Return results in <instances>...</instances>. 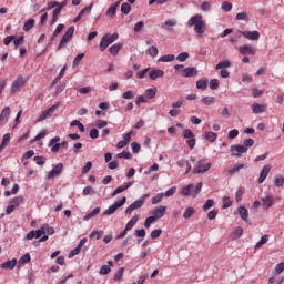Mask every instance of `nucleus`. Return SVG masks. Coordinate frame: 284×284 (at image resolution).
Returning a JSON list of instances; mask_svg holds the SVG:
<instances>
[{"mask_svg": "<svg viewBox=\"0 0 284 284\" xmlns=\"http://www.w3.org/2000/svg\"><path fill=\"white\" fill-rule=\"evenodd\" d=\"M211 207H214V200L209 199L204 205H203V210L204 212H207V210H211Z\"/></svg>", "mask_w": 284, "mask_h": 284, "instance_id": "6e6d98bb", "label": "nucleus"}, {"mask_svg": "<svg viewBox=\"0 0 284 284\" xmlns=\"http://www.w3.org/2000/svg\"><path fill=\"white\" fill-rule=\"evenodd\" d=\"M272 171V165L271 164H265L263 169L260 172V176L257 180V183L262 184L265 183V180L270 175V172Z\"/></svg>", "mask_w": 284, "mask_h": 284, "instance_id": "f8f14e48", "label": "nucleus"}, {"mask_svg": "<svg viewBox=\"0 0 284 284\" xmlns=\"http://www.w3.org/2000/svg\"><path fill=\"white\" fill-rule=\"evenodd\" d=\"M100 212H101V207L93 209L90 213H88L84 216V221H90V219H94V216H97V214H99Z\"/></svg>", "mask_w": 284, "mask_h": 284, "instance_id": "c9c22d12", "label": "nucleus"}, {"mask_svg": "<svg viewBox=\"0 0 284 284\" xmlns=\"http://www.w3.org/2000/svg\"><path fill=\"white\" fill-rule=\"evenodd\" d=\"M212 168V163L207 162L205 158L197 161V165L193 169V174H205V172H210Z\"/></svg>", "mask_w": 284, "mask_h": 284, "instance_id": "20e7f679", "label": "nucleus"}, {"mask_svg": "<svg viewBox=\"0 0 284 284\" xmlns=\"http://www.w3.org/2000/svg\"><path fill=\"white\" fill-rule=\"evenodd\" d=\"M94 3H91L90 6L83 8L80 13L74 18L73 23H79V21H81V19H83V17H85V14H90V12H92V8H93Z\"/></svg>", "mask_w": 284, "mask_h": 284, "instance_id": "2eb2a0df", "label": "nucleus"}, {"mask_svg": "<svg viewBox=\"0 0 284 284\" xmlns=\"http://www.w3.org/2000/svg\"><path fill=\"white\" fill-rule=\"evenodd\" d=\"M174 59H176L174 54H166V55H162L158 61L160 63H170L174 61Z\"/></svg>", "mask_w": 284, "mask_h": 284, "instance_id": "2f4dec72", "label": "nucleus"}, {"mask_svg": "<svg viewBox=\"0 0 284 284\" xmlns=\"http://www.w3.org/2000/svg\"><path fill=\"white\" fill-rule=\"evenodd\" d=\"M110 272H112V268L110 266L102 265L99 271V274H101V276H105V275L110 274Z\"/></svg>", "mask_w": 284, "mask_h": 284, "instance_id": "de8ad7c7", "label": "nucleus"}, {"mask_svg": "<svg viewBox=\"0 0 284 284\" xmlns=\"http://www.w3.org/2000/svg\"><path fill=\"white\" fill-rule=\"evenodd\" d=\"M227 207H232V200L230 196L223 199V210H227Z\"/></svg>", "mask_w": 284, "mask_h": 284, "instance_id": "680f3d73", "label": "nucleus"}, {"mask_svg": "<svg viewBox=\"0 0 284 284\" xmlns=\"http://www.w3.org/2000/svg\"><path fill=\"white\" fill-rule=\"evenodd\" d=\"M222 10H224V12H232V3L227 1L222 2Z\"/></svg>", "mask_w": 284, "mask_h": 284, "instance_id": "69168bd1", "label": "nucleus"}, {"mask_svg": "<svg viewBox=\"0 0 284 284\" xmlns=\"http://www.w3.org/2000/svg\"><path fill=\"white\" fill-rule=\"evenodd\" d=\"M235 19L237 21H250V18L247 17V12H240V13H237Z\"/></svg>", "mask_w": 284, "mask_h": 284, "instance_id": "5fc2aeb1", "label": "nucleus"}, {"mask_svg": "<svg viewBox=\"0 0 284 284\" xmlns=\"http://www.w3.org/2000/svg\"><path fill=\"white\" fill-rule=\"evenodd\" d=\"M125 272L124 267H120L119 271L114 275V281H123V274Z\"/></svg>", "mask_w": 284, "mask_h": 284, "instance_id": "09e8293b", "label": "nucleus"}, {"mask_svg": "<svg viewBox=\"0 0 284 284\" xmlns=\"http://www.w3.org/2000/svg\"><path fill=\"white\" fill-rule=\"evenodd\" d=\"M148 54H150V57H156L159 54V49L152 45L148 49Z\"/></svg>", "mask_w": 284, "mask_h": 284, "instance_id": "13d9d810", "label": "nucleus"}, {"mask_svg": "<svg viewBox=\"0 0 284 284\" xmlns=\"http://www.w3.org/2000/svg\"><path fill=\"white\" fill-rule=\"evenodd\" d=\"M201 190H203V183L201 182H199L196 186H194V184H189L187 186L182 189V195L193 196V199H195V196H199V194L201 193Z\"/></svg>", "mask_w": 284, "mask_h": 284, "instance_id": "f03ea898", "label": "nucleus"}, {"mask_svg": "<svg viewBox=\"0 0 284 284\" xmlns=\"http://www.w3.org/2000/svg\"><path fill=\"white\" fill-rule=\"evenodd\" d=\"M128 202V197L123 196L121 200L115 201L111 206L103 212V216H112L116 210L123 207L124 203Z\"/></svg>", "mask_w": 284, "mask_h": 284, "instance_id": "39448f33", "label": "nucleus"}, {"mask_svg": "<svg viewBox=\"0 0 284 284\" xmlns=\"http://www.w3.org/2000/svg\"><path fill=\"white\" fill-rule=\"evenodd\" d=\"M163 196H165V194L158 193L156 196L152 197V204L156 205V204L161 203V201H163Z\"/></svg>", "mask_w": 284, "mask_h": 284, "instance_id": "8fccbe9b", "label": "nucleus"}, {"mask_svg": "<svg viewBox=\"0 0 284 284\" xmlns=\"http://www.w3.org/2000/svg\"><path fill=\"white\" fill-rule=\"evenodd\" d=\"M243 194H245V187H239L235 193V201L237 203H241V201H243Z\"/></svg>", "mask_w": 284, "mask_h": 284, "instance_id": "58836bf2", "label": "nucleus"}, {"mask_svg": "<svg viewBox=\"0 0 284 284\" xmlns=\"http://www.w3.org/2000/svg\"><path fill=\"white\" fill-rule=\"evenodd\" d=\"M215 101H216V98H214V97L202 98V103H204V105H214Z\"/></svg>", "mask_w": 284, "mask_h": 284, "instance_id": "a18cd8bd", "label": "nucleus"}, {"mask_svg": "<svg viewBox=\"0 0 284 284\" xmlns=\"http://www.w3.org/2000/svg\"><path fill=\"white\" fill-rule=\"evenodd\" d=\"M64 28H65V26L63 23L58 24V27L55 28V30L51 37V41H54L57 39V37H59V33L63 32Z\"/></svg>", "mask_w": 284, "mask_h": 284, "instance_id": "f704fd0d", "label": "nucleus"}, {"mask_svg": "<svg viewBox=\"0 0 284 284\" xmlns=\"http://www.w3.org/2000/svg\"><path fill=\"white\" fill-rule=\"evenodd\" d=\"M161 234H163V230H161V229L153 230L151 232V239H153V240L159 239V236H161Z\"/></svg>", "mask_w": 284, "mask_h": 284, "instance_id": "0e129e2a", "label": "nucleus"}, {"mask_svg": "<svg viewBox=\"0 0 284 284\" xmlns=\"http://www.w3.org/2000/svg\"><path fill=\"white\" fill-rule=\"evenodd\" d=\"M251 108L253 110V114H263V112H267V104L253 103Z\"/></svg>", "mask_w": 284, "mask_h": 284, "instance_id": "6ab92c4d", "label": "nucleus"}, {"mask_svg": "<svg viewBox=\"0 0 284 284\" xmlns=\"http://www.w3.org/2000/svg\"><path fill=\"white\" fill-rule=\"evenodd\" d=\"M189 28H194V32H196L197 37H203L205 34V30L207 29V24H205V20H203V16L195 14L187 21Z\"/></svg>", "mask_w": 284, "mask_h": 284, "instance_id": "f257e3e1", "label": "nucleus"}, {"mask_svg": "<svg viewBox=\"0 0 284 284\" xmlns=\"http://www.w3.org/2000/svg\"><path fill=\"white\" fill-rule=\"evenodd\" d=\"M165 212H168V207L160 205L152 212V215L159 221V219H163L165 216Z\"/></svg>", "mask_w": 284, "mask_h": 284, "instance_id": "a211bd4d", "label": "nucleus"}, {"mask_svg": "<svg viewBox=\"0 0 284 284\" xmlns=\"http://www.w3.org/2000/svg\"><path fill=\"white\" fill-rule=\"evenodd\" d=\"M36 239H40V243H45V241H48L49 236L45 235V227L42 226L41 230L36 231Z\"/></svg>", "mask_w": 284, "mask_h": 284, "instance_id": "393cba45", "label": "nucleus"}, {"mask_svg": "<svg viewBox=\"0 0 284 284\" xmlns=\"http://www.w3.org/2000/svg\"><path fill=\"white\" fill-rule=\"evenodd\" d=\"M227 68H232V62H230L229 60L220 61L215 65V70H227Z\"/></svg>", "mask_w": 284, "mask_h": 284, "instance_id": "c756f323", "label": "nucleus"}, {"mask_svg": "<svg viewBox=\"0 0 284 284\" xmlns=\"http://www.w3.org/2000/svg\"><path fill=\"white\" fill-rule=\"evenodd\" d=\"M121 12L122 14H130V12H132V7L130 6V3L128 2L122 3Z\"/></svg>", "mask_w": 284, "mask_h": 284, "instance_id": "37998d69", "label": "nucleus"}, {"mask_svg": "<svg viewBox=\"0 0 284 284\" xmlns=\"http://www.w3.org/2000/svg\"><path fill=\"white\" fill-rule=\"evenodd\" d=\"M182 135L184 136V139H193L194 132H192V130H190V129H185L183 131Z\"/></svg>", "mask_w": 284, "mask_h": 284, "instance_id": "338daca9", "label": "nucleus"}, {"mask_svg": "<svg viewBox=\"0 0 284 284\" xmlns=\"http://www.w3.org/2000/svg\"><path fill=\"white\" fill-rule=\"evenodd\" d=\"M155 221H158V220L154 215H151V216L146 217L145 221H144V227L146 230H150L152 223H154Z\"/></svg>", "mask_w": 284, "mask_h": 284, "instance_id": "79ce46f5", "label": "nucleus"}, {"mask_svg": "<svg viewBox=\"0 0 284 284\" xmlns=\"http://www.w3.org/2000/svg\"><path fill=\"white\" fill-rule=\"evenodd\" d=\"M217 136L219 135L214 132H206L205 133V139H206V141H210V143H214V141H216Z\"/></svg>", "mask_w": 284, "mask_h": 284, "instance_id": "49530a36", "label": "nucleus"}, {"mask_svg": "<svg viewBox=\"0 0 284 284\" xmlns=\"http://www.w3.org/2000/svg\"><path fill=\"white\" fill-rule=\"evenodd\" d=\"M119 39V33H106L105 36H103V38L100 41V50L101 52H104L109 45H112V43H114V41H116Z\"/></svg>", "mask_w": 284, "mask_h": 284, "instance_id": "7ed1b4c3", "label": "nucleus"}, {"mask_svg": "<svg viewBox=\"0 0 284 284\" xmlns=\"http://www.w3.org/2000/svg\"><path fill=\"white\" fill-rule=\"evenodd\" d=\"M57 108H59V102L53 104L51 108L42 111V113L38 118V122L45 121V119H49V116H52V114L57 111Z\"/></svg>", "mask_w": 284, "mask_h": 284, "instance_id": "9d476101", "label": "nucleus"}, {"mask_svg": "<svg viewBox=\"0 0 284 284\" xmlns=\"http://www.w3.org/2000/svg\"><path fill=\"white\" fill-rule=\"evenodd\" d=\"M178 166L179 168H186V171L184 172V174H190V172L192 171V165L190 164V161L185 160V159H181L178 161Z\"/></svg>", "mask_w": 284, "mask_h": 284, "instance_id": "a878e982", "label": "nucleus"}, {"mask_svg": "<svg viewBox=\"0 0 284 284\" xmlns=\"http://www.w3.org/2000/svg\"><path fill=\"white\" fill-rule=\"evenodd\" d=\"M63 173V163H58L53 166V169L47 173V181H50L51 179H57V176H60V174Z\"/></svg>", "mask_w": 284, "mask_h": 284, "instance_id": "6e6552de", "label": "nucleus"}, {"mask_svg": "<svg viewBox=\"0 0 284 284\" xmlns=\"http://www.w3.org/2000/svg\"><path fill=\"white\" fill-rule=\"evenodd\" d=\"M244 39L248 41H258L261 39V33L258 31H239Z\"/></svg>", "mask_w": 284, "mask_h": 284, "instance_id": "9b49d317", "label": "nucleus"}, {"mask_svg": "<svg viewBox=\"0 0 284 284\" xmlns=\"http://www.w3.org/2000/svg\"><path fill=\"white\" fill-rule=\"evenodd\" d=\"M21 203H23V196L13 197V200L9 202L6 213L12 214V212H14V210H17V207H19V205H21Z\"/></svg>", "mask_w": 284, "mask_h": 284, "instance_id": "0eeeda50", "label": "nucleus"}, {"mask_svg": "<svg viewBox=\"0 0 284 284\" xmlns=\"http://www.w3.org/2000/svg\"><path fill=\"white\" fill-rule=\"evenodd\" d=\"M245 168V164H235L227 171L229 176H234V174L241 172Z\"/></svg>", "mask_w": 284, "mask_h": 284, "instance_id": "c85d7f7f", "label": "nucleus"}, {"mask_svg": "<svg viewBox=\"0 0 284 284\" xmlns=\"http://www.w3.org/2000/svg\"><path fill=\"white\" fill-rule=\"evenodd\" d=\"M119 6H121V1H116L115 3L111 4V6L108 8L105 14H106L110 19H112V18L116 14V9L119 8Z\"/></svg>", "mask_w": 284, "mask_h": 284, "instance_id": "b1692460", "label": "nucleus"}, {"mask_svg": "<svg viewBox=\"0 0 284 284\" xmlns=\"http://www.w3.org/2000/svg\"><path fill=\"white\" fill-rule=\"evenodd\" d=\"M26 79H23V77H18L17 80L13 81L12 85H11V92L14 94L17 92H21V90H23V88H26Z\"/></svg>", "mask_w": 284, "mask_h": 284, "instance_id": "1a4fd4ad", "label": "nucleus"}, {"mask_svg": "<svg viewBox=\"0 0 284 284\" xmlns=\"http://www.w3.org/2000/svg\"><path fill=\"white\" fill-rule=\"evenodd\" d=\"M239 214H240L242 221L247 222V219L250 216V212L245 209V206H240L239 207Z\"/></svg>", "mask_w": 284, "mask_h": 284, "instance_id": "7c9ffc66", "label": "nucleus"}, {"mask_svg": "<svg viewBox=\"0 0 284 284\" xmlns=\"http://www.w3.org/2000/svg\"><path fill=\"white\" fill-rule=\"evenodd\" d=\"M196 88L197 90H207V79L197 80Z\"/></svg>", "mask_w": 284, "mask_h": 284, "instance_id": "a19ab883", "label": "nucleus"}, {"mask_svg": "<svg viewBox=\"0 0 284 284\" xmlns=\"http://www.w3.org/2000/svg\"><path fill=\"white\" fill-rule=\"evenodd\" d=\"M133 182H126L122 185H120L119 187H116L113 193L112 196H116V194H122V192H125V190H130V187H132Z\"/></svg>", "mask_w": 284, "mask_h": 284, "instance_id": "4be33fe9", "label": "nucleus"}, {"mask_svg": "<svg viewBox=\"0 0 284 284\" xmlns=\"http://www.w3.org/2000/svg\"><path fill=\"white\" fill-rule=\"evenodd\" d=\"M176 26V20L175 19H170L162 24L163 30H170L171 28H174Z\"/></svg>", "mask_w": 284, "mask_h": 284, "instance_id": "e433bc0d", "label": "nucleus"}, {"mask_svg": "<svg viewBox=\"0 0 284 284\" xmlns=\"http://www.w3.org/2000/svg\"><path fill=\"white\" fill-rule=\"evenodd\" d=\"M283 272H284V262L275 266V274H283Z\"/></svg>", "mask_w": 284, "mask_h": 284, "instance_id": "774afa93", "label": "nucleus"}, {"mask_svg": "<svg viewBox=\"0 0 284 284\" xmlns=\"http://www.w3.org/2000/svg\"><path fill=\"white\" fill-rule=\"evenodd\" d=\"M17 265V258L9 260L1 264L2 270H14Z\"/></svg>", "mask_w": 284, "mask_h": 284, "instance_id": "cd10ccee", "label": "nucleus"}, {"mask_svg": "<svg viewBox=\"0 0 284 284\" xmlns=\"http://www.w3.org/2000/svg\"><path fill=\"white\" fill-rule=\"evenodd\" d=\"M10 143V133H6L2 138V142L0 144V152L6 149V146Z\"/></svg>", "mask_w": 284, "mask_h": 284, "instance_id": "473e14b6", "label": "nucleus"}, {"mask_svg": "<svg viewBox=\"0 0 284 284\" xmlns=\"http://www.w3.org/2000/svg\"><path fill=\"white\" fill-rule=\"evenodd\" d=\"M231 152L233 154V156H240L242 154H245V152H247V148L241 144H236V145H231Z\"/></svg>", "mask_w": 284, "mask_h": 284, "instance_id": "4468645a", "label": "nucleus"}, {"mask_svg": "<svg viewBox=\"0 0 284 284\" xmlns=\"http://www.w3.org/2000/svg\"><path fill=\"white\" fill-rule=\"evenodd\" d=\"M84 57H85V53L78 54L73 60V68H77V65H79V63L83 61Z\"/></svg>", "mask_w": 284, "mask_h": 284, "instance_id": "864d4df0", "label": "nucleus"}, {"mask_svg": "<svg viewBox=\"0 0 284 284\" xmlns=\"http://www.w3.org/2000/svg\"><path fill=\"white\" fill-rule=\"evenodd\" d=\"M263 207L270 210L274 205V195L270 194L261 199Z\"/></svg>", "mask_w": 284, "mask_h": 284, "instance_id": "412c9836", "label": "nucleus"}, {"mask_svg": "<svg viewBox=\"0 0 284 284\" xmlns=\"http://www.w3.org/2000/svg\"><path fill=\"white\" fill-rule=\"evenodd\" d=\"M10 116V106H4L0 113V125L8 123V118Z\"/></svg>", "mask_w": 284, "mask_h": 284, "instance_id": "5701e85b", "label": "nucleus"}, {"mask_svg": "<svg viewBox=\"0 0 284 284\" xmlns=\"http://www.w3.org/2000/svg\"><path fill=\"white\" fill-rule=\"evenodd\" d=\"M149 77L152 81H156V79H161V77H165V71L161 69H153L149 72Z\"/></svg>", "mask_w": 284, "mask_h": 284, "instance_id": "aec40b11", "label": "nucleus"}, {"mask_svg": "<svg viewBox=\"0 0 284 284\" xmlns=\"http://www.w3.org/2000/svg\"><path fill=\"white\" fill-rule=\"evenodd\" d=\"M123 140L119 141L116 143V148L118 149H122V148H125V145H128L132 139V132H128V133H124L122 135Z\"/></svg>", "mask_w": 284, "mask_h": 284, "instance_id": "f3484780", "label": "nucleus"}, {"mask_svg": "<svg viewBox=\"0 0 284 284\" xmlns=\"http://www.w3.org/2000/svg\"><path fill=\"white\" fill-rule=\"evenodd\" d=\"M195 212L196 211L194 210V207H187L183 213V219H192V216H194Z\"/></svg>", "mask_w": 284, "mask_h": 284, "instance_id": "c03bdc74", "label": "nucleus"}, {"mask_svg": "<svg viewBox=\"0 0 284 284\" xmlns=\"http://www.w3.org/2000/svg\"><path fill=\"white\" fill-rule=\"evenodd\" d=\"M30 261H32V257L30 256V253H27L20 257L18 265H26V263H30Z\"/></svg>", "mask_w": 284, "mask_h": 284, "instance_id": "4c0bfd02", "label": "nucleus"}, {"mask_svg": "<svg viewBox=\"0 0 284 284\" xmlns=\"http://www.w3.org/2000/svg\"><path fill=\"white\" fill-rule=\"evenodd\" d=\"M240 54H250L251 57H254L256 54V49L250 44H244L239 48Z\"/></svg>", "mask_w": 284, "mask_h": 284, "instance_id": "ddd939ff", "label": "nucleus"}, {"mask_svg": "<svg viewBox=\"0 0 284 284\" xmlns=\"http://www.w3.org/2000/svg\"><path fill=\"white\" fill-rule=\"evenodd\" d=\"M190 59V53L187 52H182L176 57V61H181L182 63L187 61Z\"/></svg>", "mask_w": 284, "mask_h": 284, "instance_id": "603ef678", "label": "nucleus"}, {"mask_svg": "<svg viewBox=\"0 0 284 284\" xmlns=\"http://www.w3.org/2000/svg\"><path fill=\"white\" fill-rule=\"evenodd\" d=\"M34 19H29L23 26L24 32H30V30L34 28Z\"/></svg>", "mask_w": 284, "mask_h": 284, "instance_id": "ea45409f", "label": "nucleus"}, {"mask_svg": "<svg viewBox=\"0 0 284 284\" xmlns=\"http://www.w3.org/2000/svg\"><path fill=\"white\" fill-rule=\"evenodd\" d=\"M145 94L148 99H154L156 97V89H146Z\"/></svg>", "mask_w": 284, "mask_h": 284, "instance_id": "bf43d9fd", "label": "nucleus"}, {"mask_svg": "<svg viewBox=\"0 0 284 284\" xmlns=\"http://www.w3.org/2000/svg\"><path fill=\"white\" fill-rule=\"evenodd\" d=\"M270 241V235H263L261 240L255 244V250H261L262 245H265Z\"/></svg>", "mask_w": 284, "mask_h": 284, "instance_id": "72a5a7b5", "label": "nucleus"}, {"mask_svg": "<svg viewBox=\"0 0 284 284\" xmlns=\"http://www.w3.org/2000/svg\"><path fill=\"white\" fill-rule=\"evenodd\" d=\"M180 74L181 77H185L186 79H190L192 77H196V74H199V71L194 67H189L182 70Z\"/></svg>", "mask_w": 284, "mask_h": 284, "instance_id": "dca6fc26", "label": "nucleus"}, {"mask_svg": "<svg viewBox=\"0 0 284 284\" xmlns=\"http://www.w3.org/2000/svg\"><path fill=\"white\" fill-rule=\"evenodd\" d=\"M122 49H123V43L119 42V43L111 45L109 48V52H110V54H113L114 57H116V54H119V52H121Z\"/></svg>", "mask_w": 284, "mask_h": 284, "instance_id": "bb28decb", "label": "nucleus"}, {"mask_svg": "<svg viewBox=\"0 0 284 284\" xmlns=\"http://www.w3.org/2000/svg\"><path fill=\"white\" fill-rule=\"evenodd\" d=\"M95 126L99 128V130H103V128H108V121H105V120H98L95 122Z\"/></svg>", "mask_w": 284, "mask_h": 284, "instance_id": "e2e57ef3", "label": "nucleus"}, {"mask_svg": "<svg viewBox=\"0 0 284 284\" xmlns=\"http://www.w3.org/2000/svg\"><path fill=\"white\" fill-rule=\"evenodd\" d=\"M72 37H74V27H70L67 32L63 34L58 49L61 50V48H65L68 45L69 41L72 40Z\"/></svg>", "mask_w": 284, "mask_h": 284, "instance_id": "423d86ee", "label": "nucleus"}, {"mask_svg": "<svg viewBox=\"0 0 284 284\" xmlns=\"http://www.w3.org/2000/svg\"><path fill=\"white\" fill-rule=\"evenodd\" d=\"M243 227H237L233 231V237L234 239H241L243 236Z\"/></svg>", "mask_w": 284, "mask_h": 284, "instance_id": "052dcab7", "label": "nucleus"}, {"mask_svg": "<svg viewBox=\"0 0 284 284\" xmlns=\"http://www.w3.org/2000/svg\"><path fill=\"white\" fill-rule=\"evenodd\" d=\"M209 85L211 90H219V85H221V82L219 81V79H212Z\"/></svg>", "mask_w": 284, "mask_h": 284, "instance_id": "3c124183", "label": "nucleus"}, {"mask_svg": "<svg viewBox=\"0 0 284 284\" xmlns=\"http://www.w3.org/2000/svg\"><path fill=\"white\" fill-rule=\"evenodd\" d=\"M99 241V239H101V236H103V231H93L91 232V234L89 235L90 239H94Z\"/></svg>", "mask_w": 284, "mask_h": 284, "instance_id": "4d7b16f0", "label": "nucleus"}]
</instances>
